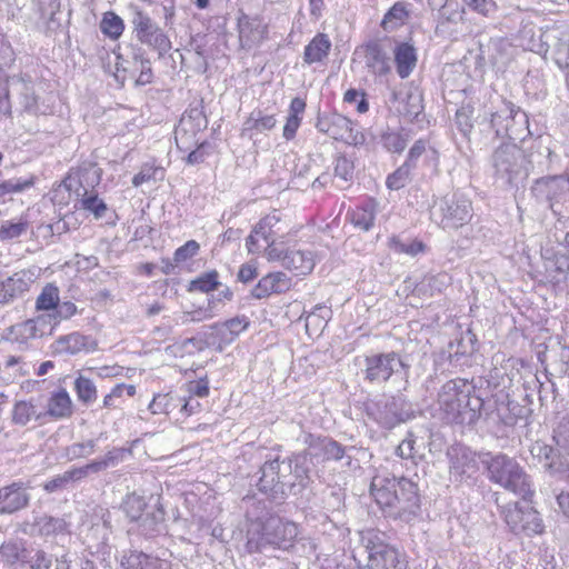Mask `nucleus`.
Returning a JSON list of instances; mask_svg holds the SVG:
<instances>
[{"label":"nucleus","instance_id":"obj_45","mask_svg":"<svg viewBox=\"0 0 569 569\" xmlns=\"http://www.w3.org/2000/svg\"><path fill=\"white\" fill-rule=\"evenodd\" d=\"M218 315L216 299L213 297L208 298L207 306L199 307L191 311H184L181 315L180 325H187L190 322H201L209 319H212Z\"/></svg>","mask_w":569,"mask_h":569},{"label":"nucleus","instance_id":"obj_10","mask_svg":"<svg viewBox=\"0 0 569 569\" xmlns=\"http://www.w3.org/2000/svg\"><path fill=\"white\" fill-rule=\"evenodd\" d=\"M531 196L539 203L547 204L557 217H563L569 208V177L547 176L535 180Z\"/></svg>","mask_w":569,"mask_h":569},{"label":"nucleus","instance_id":"obj_61","mask_svg":"<svg viewBox=\"0 0 569 569\" xmlns=\"http://www.w3.org/2000/svg\"><path fill=\"white\" fill-rule=\"evenodd\" d=\"M345 491L341 488H331L323 496V507L330 511H340L345 506Z\"/></svg>","mask_w":569,"mask_h":569},{"label":"nucleus","instance_id":"obj_56","mask_svg":"<svg viewBox=\"0 0 569 569\" xmlns=\"http://www.w3.org/2000/svg\"><path fill=\"white\" fill-rule=\"evenodd\" d=\"M81 201V208L86 211L91 212L96 219L104 217L108 210L106 202L100 199L97 192H91L86 196L79 197Z\"/></svg>","mask_w":569,"mask_h":569},{"label":"nucleus","instance_id":"obj_5","mask_svg":"<svg viewBox=\"0 0 569 569\" xmlns=\"http://www.w3.org/2000/svg\"><path fill=\"white\" fill-rule=\"evenodd\" d=\"M479 458L490 482L522 499H528L533 495L530 476L515 458L502 452H483Z\"/></svg>","mask_w":569,"mask_h":569},{"label":"nucleus","instance_id":"obj_38","mask_svg":"<svg viewBox=\"0 0 569 569\" xmlns=\"http://www.w3.org/2000/svg\"><path fill=\"white\" fill-rule=\"evenodd\" d=\"M87 478L82 467H73L61 475H57L52 479L43 483V490L48 493L62 491L70 482L80 481Z\"/></svg>","mask_w":569,"mask_h":569},{"label":"nucleus","instance_id":"obj_49","mask_svg":"<svg viewBox=\"0 0 569 569\" xmlns=\"http://www.w3.org/2000/svg\"><path fill=\"white\" fill-rule=\"evenodd\" d=\"M519 533H525L528 537L533 535H541L545 530V525L538 511L527 508L525 509L523 520L521 522Z\"/></svg>","mask_w":569,"mask_h":569},{"label":"nucleus","instance_id":"obj_54","mask_svg":"<svg viewBox=\"0 0 569 569\" xmlns=\"http://www.w3.org/2000/svg\"><path fill=\"white\" fill-rule=\"evenodd\" d=\"M144 507V500L137 495L127 496L121 505L123 512L131 521H138L141 519Z\"/></svg>","mask_w":569,"mask_h":569},{"label":"nucleus","instance_id":"obj_37","mask_svg":"<svg viewBox=\"0 0 569 569\" xmlns=\"http://www.w3.org/2000/svg\"><path fill=\"white\" fill-rule=\"evenodd\" d=\"M164 512L158 509L153 512L144 513L139 520V532L146 538H154L164 531Z\"/></svg>","mask_w":569,"mask_h":569},{"label":"nucleus","instance_id":"obj_63","mask_svg":"<svg viewBox=\"0 0 569 569\" xmlns=\"http://www.w3.org/2000/svg\"><path fill=\"white\" fill-rule=\"evenodd\" d=\"M200 244L196 240H189L183 246L179 247L173 253V262L176 264L188 261L198 254Z\"/></svg>","mask_w":569,"mask_h":569},{"label":"nucleus","instance_id":"obj_16","mask_svg":"<svg viewBox=\"0 0 569 569\" xmlns=\"http://www.w3.org/2000/svg\"><path fill=\"white\" fill-rule=\"evenodd\" d=\"M102 170L97 163L83 161L77 168H72L63 180L64 188L73 192L77 198L94 192L100 183Z\"/></svg>","mask_w":569,"mask_h":569},{"label":"nucleus","instance_id":"obj_13","mask_svg":"<svg viewBox=\"0 0 569 569\" xmlns=\"http://www.w3.org/2000/svg\"><path fill=\"white\" fill-rule=\"evenodd\" d=\"M471 201L460 192L446 194L435 203L433 219L443 229H458L472 217Z\"/></svg>","mask_w":569,"mask_h":569},{"label":"nucleus","instance_id":"obj_50","mask_svg":"<svg viewBox=\"0 0 569 569\" xmlns=\"http://www.w3.org/2000/svg\"><path fill=\"white\" fill-rule=\"evenodd\" d=\"M77 306L73 302L59 301L53 312L46 316L50 325L49 333H52L57 325H59L62 320L70 319L72 316L77 313Z\"/></svg>","mask_w":569,"mask_h":569},{"label":"nucleus","instance_id":"obj_47","mask_svg":"<svg viewBox=\"0 0 569 569\" xmlns=\"http://www.w3.org/2000/svg\"><path fill=\"white\" fill-rule=\"evenodd\" d=\"M74 391L78 400L86 406L92 405L98 398L93 381L81 375L74 380Z\"/></svg>","mask_w":569,"mask_h":569},{"label":"nucleus","instance_id":"obj_26","mask_svg":"<svg viewBox=\"0 0 569 569\" xmlns=\"http://www.w3.org/2000/svg\"><path fill=\"white\" fill-rule=\"evenodd\" d=\"M93 341L79 332L59 337L52 345L53 352L59 355H77L93 349Z\"/></svg>","mask_w":569,"mask_h":569},{"label":"nucleus","instance_id":"obj_30","mask_svg":"<svg viewBox=\"0 0 569 569\" xmlns=\"http://www.w3.org/2000/svg\"><path fill=\"white\" fill-rule=\"evenodd\" d=\"M366 63L370 71L379 77L391 71L389 57L378 42H369L366 47Z\"/></svg>","mask_w":569,"mask_h":569},{"label":"nucleus","instance_id":"obj_41","mask_svg":"<svg viewBox=\"0 0 569 569\" xmlns=\"http://www.w3.org/2000/svg\"><path fill=\"white\" fill-rule=\"evenodd\" d=\"M331 130L335 134H330V138L335 140L342 141H352L355 143L358 142V132H353V123L352 121L340 114V113H331Z\"/></svg>","mask_w":569,"mask_h":569},{"label":"nucleus","instance_id":"obj_25","mask_svg":"<svg viewBox=\"0 0 569 569\" xmlns=\"http://www.w3.org/2000/svg\"><path fill=\"white\" fill-rule=\"evenodd\" d=\"M239 39L247 46L261 42L267 33V26L258 17L241 13L238 17Z\"/></svg>","mask_w":569,"mask_h":569},{"label":"nucleus","instance_id":"obj_33","mask_svg":"<svg viewBox=\"0 0 569 569\" xmlns=\"http://www.w3.org/2000/svg\"><path fill=\"white\" fill-rule=\"evenodd\" d=\"M9 88L18 91L21 97V104L27 112L36 113L38 111V99L34 94L33 86L30 77L27 79L22 77H11L8 80Z\"/></svg>","mask_w":569,"mask_h":569},{"label":"nucleus","instance_id":"obj_6","mask_svg":"<svg viewBox=\"0 0 569 569\" xmlns=\"http://www.w3.org/2000/svg\"><path fill=\"white\" fill-rule=\"evenodd\" d=\"M299 535L296 522L269 517L264 521H254L247 530L246 549L249 553L264 552L268 549L288 550L293 547Z\"/></svg>","mask_w":569,"mask_h":569},{"label":"nucleus","instance_id":"obj_55","mask_svg":"<svg viewBox=\"0 0 569 569\" xmlns=\"http://www.w3.org/2000/svg\"><path fill=\"white\" fill-rule=\"evenodd\" d=\"M353 174V162L343 154L338 156L335 159V178L343 182V184H340V187L345 188V184H348L350 181H352Z\"/></svg>","mask_w":569,"mask_h":569},{"label":"nucleus","instance_id":"obj_11","mask_svg":"<svg viewBox=\"0 0 569 569\" xmlns=\"http://www.w3.org/2000/svg\"><path fill=\"white\" fill-rule=\"evenodd\" d=\"M490 124L497 137L508 138L510 142L523 140L530 133L527 113L506 100L491 113Z\"/></svg>","mask_w":569,"mask_h":569},{"label":"nucleus","instance_id":"obj_34","mask_svg":"<svg viewBox=\"0 0 569 569\" xmlns=\"http://www.w3.org/2000/svg\"><path fill=\"white\" fill-rule=\"evenodd\" d=\"M130 60L127 62L132 64V72H139V76L136 80L138 84H147L152 81V69L150 59L147 57V52L142 47H132L130 54Z\"/></svg>","mask_w":569,"mask_h":569},{"label":"nucleus","instance_id":"obj_32","mask_svg":"<svg viewBox=\"0 0 569 569\" xmlns=\"http://www.w3.org/2000/svg\"><path fill=\"white\" fill-rule=\"evenodd\" d=\"M331 50V40L326 33H317L305 47L303 61L307 64L323 61Z\"/></svg>","mask_w":569,"mask_h":569},{"label":"nucleus","instance_id":"obj_12","mask_svg":"<svg viewBox=\"0 0 569 569\" xmlns=\"http://www.w3.org/2000/svg\"><path fill=\"white\" fill-rule=\"evenodd\" d=\"M410 366L395 351L375 353L365 358V380L369 383L381 385L387 382L392 375L402 373L405 387L409 383Z\"/></svg>","mask_w":569,"mask_h":569},{"label":"nucleus","instance_id":"obj_35","mask_svg":"<svg viewBox=\"0 0 569 569\" xmlns=\"http://www.w3.org/2000/svg\"><path fill=\"white\" fill-rule=\"evenodd\" d=\"M44 413L53 419L69 418L72 415V400L66 389L51 393Z\"/></svg>","mask_w":569,"mask_h":569},{"label":"nucleus","instance_id":"obj_58","mask_svg":"<svg viewBox=\"0 0 569 569\" xmlns=\"http://www.w3.org/2000/svg\"><path fill=\"white\" fill-rule=\"evenodd\" d=\"M553 440L569 455V411L559 418L553 429Z\"/></svg>","mask_w":569,"mask_h":569},{"label":"nucleus","instance_id":"obj_8","mask_svg":"<svg viewBox=\"0 0 569 569\" xmlns=\"http://www.w3.org/2000/svg\"><path fill=\"white\" fill-rule=\"evenodd\" d=\"M291 228L289 222L283 218L279 210H273L261 218L251 230L246 239V246L251 253H260L263 251L268 258L270 248H281L280 246L287 241Z\"/></svg>","mask_w":569,"mask_h":569},{"label":"nucleus","instance_id":"obj_36","mask_svg":"<svg viewBox=\"0 0 569 569\" xmlns=\"http://www.w3.org/2000/svg\"><path fill=\"white\" fill-rule=\"evenodd\" d=\"M201 336L204 339L207 347L217 348L219 351L236 339L232 333L229 332L224 322H217L204 327Z\"/></svg>","mask_w":569,"mask_h":569},{"label":"nucleus","instance_id":"obj_7","mask_svg":"<svg viewBox=\"0 0 569 569\" xmlns=\"http://www.w3.org/2000/svg\"><path fill=\"white\" fill-rule=\"evenodd\" d=\"M535 153L526 154L515 142H502L491 156L495 174L505 183L517 186L525 181L533 168Z\"/></svg>","mask_w":569,"mask_h":569},{"label":"nucleus","instance_id":"obj_20","mask_svg":"<svg viewBox=\"0 0 569 569\" xmlns=\"http://www.w3.org/2000/svg\"><path fill=\"white\" fill-rule=\"evenodd\" d=\"M49 321L44 315L28 319L10 328L11 339L19 345H28L29 341L42 338L49 333Z\"/></svg>","mask_w":569,"mask_h":569},{"label":"nucleus","instance_id":"obj_9","mask_svg":"<svg viewBox=\"0 0 569 569\" xmlns=\"http://www.w3.org/2000/svg\"><path fill=\"white\" fill-rule=\"evenodd\" d=\"M360 542L367 553L370 569H407L405 557L385 541V533L376 529L360 532Z\"/></svg>","mask_w":569,"mask_h":569},{"label":"nucleus","instance_id":"obj_40","mask_svg":"<svg viewBox=\"0 0 569 569\" xmlns=\"http://www.w3.org/2000/svg\"><path fill=\"white\" fill-rule=\"evenodd\" d=\"M46 413L37 410L32 400L17 401L12 409V422L18 426H27L32 420H40Z\"/></svg>","mask_w":569,"mask_h":569},{"label":"nucleus","instance_id":"obj_29","mask_svg":"<svg viewBox=\"0 0 569 569\" xmlns=\"http://www.w3.org/2000/svg\"><path fill=\"white\" fill-rule=\"evenodd\" d=\"M121 567L123 569H171L169 561L136 550L122 557Z\"/></svg>","mask_w":569,"mask_h":569},{"label":"nucleus","instance_id":"obj_62","mask_svg":"<svg viewBox=\"0 0 569 569\" xmlns=\"http://www.w3.org/2000/svg\"><path fill=\"white\" fill-rule=\"evenodd\" d=\"M163 178V170L152 166H143L141 170L132 178V184L139 187L148 181H157Z\"/></svg>","mask_w":569,"mask_h":569},{"label":"nucleus","instance_id":"obj_52","mask_svg":"<svg viewBox=\"0 0 569 569\" xmlns=\"http://www.w3.org/2000/svg\"><path fill=\"white\" fill-rule=\"evenodd\" d=\"M34 183L33 177H14L8 180H0V199L12 193H20Z\"/></svg>","mask_w":569,"mask_h":569},{"label":"nucleus","instance_id":"obj_14","mask_svg":"<svg viewBox=\"0 0 569 569\" xmlns=\"http://www.w3.org/2000/svg\"><path fill=\"white\" fill-rule=\"evenodd\" d=\"M131 24L137 40L141 44L157 51L159 58H162L171 50L172 46L169 37L148 13L133 8Z\"/></svg>","mask_w":569,"mask_h":569},{"label":"nucleus","instance_id":"obj_22","mask_svg":"<svg viewBox=\"0 0 569 569\" xmlns=\"http://www.w3.org/2000/svg\"><path fill=\"white\" fill-rule=\"evenodd\" d=\"M450 475L457 480L470 478L478 471L477 455L467 447H453L448 452Z\"/></svg>","mask_w":569,"mask_h":569},{"label":"nucleus","instance_id":"obj_57","mask_svg":"<svg viewBox=\"0 0 569 569\" xmlns=\"http://www.w3.org/2000/svg\"><path fill=\"white\" fill-rule=\"evenodd\" d=\"M28 221L20 219L18 222L3 221L0 227V240L8 241L20 237L28 230Z\"/></svg>","mask_w":569,"mask_h":569},{"label":"nucleus","instance_id":"obj_1","mask_svg":"<svg viewBox=\"0 0 569 569\" xmlns=\"http://www.w3.org/2000/svg\"><path fill=\"white\" fill-rule=\"evenodd\" d=\"M258 490L272 500H283L288 493L299 495L310 481V461L306 455H292L266 461L260 469Z\"/></svg>","mask_w":569,"mask_h":569},{"label":"nucleus","instance_id":"obj_44","mask_svg":"<svg viewBox=\"0 0 569 569\" xmlns=\"http://www.w3.org/2000/svg\"><path fill=\"white\" fill-rule=\"evenodd\" d=\"M375 219L376 203L372 201L365 202L350 213L352 224L363 231H369L373 227Z\"/></svg>","mask_w":569,"mask_h":569},{"label":"nucleus","instance_id":"obj_23","mask_svg":"<svg viewBox=\"0 0 569 569\" xmlns=\"http://www.w3.org/2000/svg\"><path fill=\"white\" fill-rule=\"evenodd\" d=\"M303 442L308 446L305 453L322 460H340L345 455V448L336 440L328 437H317L308 433Z\"/></svg>","mask_w":569,"mask_h":569},{"label":"nucleus","instance_id":"obj_59","mask_svg":"<svg viewBox=\"0 0 569 569\" xmlns=\"http://www.w3.org/2000/svg\"><path fill=\"white\" fill-rule=\"evenodd\" d=\"M389 248L397 253H406L415 257L425 250V244L418 240H413L410 243H405L399 237L393 236L389 239Z\"/></svg>","mask_w":569,"mask_h":569},{"label":"nucleus","instance_id":"obj_28","mask_svg":"<svg viewBox=\"0 0 569 569\" xmlns=\"http://www.w3.org/2000/svg\"><path fill=\"white\" fill-rule=\"evenodd\" d=\"M393 54L398 76L407 79L417 66L416 48L408 42H400L395 47Z\"/></svg>","mask_w":569,"mask_h":569},{"label":"nucleus","instance_id":"obj_24","mask_svg":"<svg viewBox=\"0 0 569 569\" xmlns=\"http://www.w3.org/2000/svg\"><path fill=\"white\" fill-rule=\"evenodd\" d=\"M148 409L152 415H170L177 409L184 417L193 413V409H189V401L186 397H180L173 392L154 395Z\"/></svg>","mask_w":569,"mask_h":569},{"label":"nucleus","instance_id":"obj_2","mask_svg":"<svg viewBox=\"0 0 569 569\" xmlns=\"http://www.w3.org/2000/svg\"><path fill=\"white\" fill-rule=\"evenodd\" d=\"M258 490L272 500H283L288 493L299 495L310 481V461L306 455H292L266 461L260 469Z\"/></svg>","mask_w":569,"mask_h":569},{"label":"nucleus","instance_id":"obj_21","mask_svg":"<svg viewBox=\"0 0 569 569\" xmlns=\"http://www.w3.org/2000/svg\"><path fill=\"white\" fill-rule=\"evenodd\" d=\"M292 287V279L282 271L269 272L260 278L258 283L251 290V297L258 300L268 298L272 295H282Z\"/></svg>","mask_w":569,"mask_h":569},{"label":"nucleus","instance_id":"obj_31","mask_svg":"<svg viewBox=\"0 0 569 569\" xmlns=\"http://www.w3.org/2000/svg\"><path fill=\"white\" fill-rule=\"evenodd\" d=\"M69 522L63 517L43 515L34 519L32 530L42 537L69 533Z\"/></svg>","mask_w":569,"mask_h":569},{"label":"nucleus","instance_id":"obj_46","mask_svg":"<svg viewBox=\"0 0 569 569\" xmlns=\"http://www.w3.org/2000/svg\"><path fill=\"white\" fill-rule=\"evenodd\" d=\"M220 286L219 273L217 270H210L201 273L196 279L191 280L188 284L189 292L209 293Z\"/></svg>","mask_w":569,"mask_h":569},{"label":"nucleus","instance_id":"obj_53","mask_svg":"<svg viewBox=\"0 0 569 569\" xmlns=\"http://www.w3.org/2000/svg\"><path fill=\"white\" fill-rule=\"evenodd\" d=\"M101 31L111 39H118L124 29L123 20L113 12L104 13L100 22Z\"/></svg>","mask_w":569,"mask_h":569},{"label":"nucleus","instance_id":"obj_3","mask_svg":"<svg viewBox=\"0 0 569 569\" xmlns=\"http://www.w3.org/2000/svg\"><path fill=\"white\" fill-rule=\"evenodd\" d=\"M417 485L405 477L376 475L370 485V493L385 515L409 523L420 511V496Z\"/></svg>","mask_w":569,"mask_h":569},{"label":"nucleus","instance_id":"obj_60","mask_svg":"<svg viewBox=\"0 0 569 569\" xmlns=\"http://www.w3.org/2000/svg\"><path fill=\"white\" fill-rule=\"evenodd\" d=\"M411 169L402 164L387 177L386 186L390 190H400L411 180Z\"/></svg>","mask_w":569,"mask_h":569},{"label":"nucleus","instance_id":"obj_64","mask_svg":"<svg viewBox=\"0 0 569 569\" xmlns=\"http://www.w3.org/2000/svg\"><path fill=\"white\" fill-rule=\"evenodd\" d=\"M423 110L422 98L418 93H408L403 113L410 120H415Z\"/></svg>","mask_w":569,"mask_h":569},{"label":"nucleus","instance_id":"obj_27","mask_svg":"<svg viewBox=\"0 0 569 569\" xmlns=\"http://www.w3.org/2000/svg\"><path fill=\"white\" fill-rule=\"evenodd\" d=\"M130 448L114 447L110 449L103 457L92 460L91 462L82 466L86 477L91 473H99L109 468H113L122 462L128 456H131Z\"/></svg>","mask_w":569,"mask_h":569},{"label":"nucleus","instance_id":"obj_39","mask_svg":"<svg viewBox=\"0 0 569 569\" xmlns=\"http://www.w3.org/2000/svg\"><path fill=\"white\" fill-rule=\"evenodd\" d=\"M30 282L31 278L24 270L18 271L11 277L3 279V293H6V302L28 291Z\"/></svg>","mask_w":569,"mask_h":569},{"label":"nucleus","instance_id":"obj_43","mask_svg":"<svg viewBox=\"0 0 569 569\" xmlns=\"http://www.w3.org/2000/svg\"><path fill=\"white\" fill-rule=\"evenodd\" d=\"M408 17L407 3L398 1L385 13L380 26L385 31H392L405 24Z\"/></svg>","mask_w":569,"mask_h":569},{"label":"nucleus","instance_id":"obj_48","mask_svg":"<svg viewBox=\"0 0 569 569\" xmlns=\"http://www.w3.org/2000/svg\"><path fill=\"white\" fill-rule=\"evenodd\" d=\"M59 288L53 283H47L36 300L38 311H53L59 302Z\"/></svg>","mask_w":569,"mask_h":569},{"label":"nucleus","instance_id":"obj_18","mask_svg":"<svg viewBox=\"0 0 569 569\" xmlns=\"http://www.w3.org/2000/svg\"><path fill=\"white\" fill-rule=\"evenodd\" d=\"M375 420L383 428L391 429L411 417V405L402 395L388 398L382 405H377Z\"/></svg>","mask_w":569,"mask_h":569},{"label":"nucleus","instance_id":"obj_42","mask_svg":"<svg viewBox=\"0 0 569 569\" xmlns=\"http://www.w3.org/2000/svg\"><path fill=\"white\" fill-rule=\"evenodd\" d=\"M277 120L272 114H263L260 110H254L243 122V133H262L274 128Z\"/></svg>","mask_w":569,"mask_h":569},{"label":"nucleus","instance_id":"obj_15","mask_svg":"<svg viewBox=\"0 0 569 569\" xmlns=\"http://www.w3.org/2000/svg\"><path fill=\"white\" fill-rule=\"evenodd\" d=\"M552 48V59L561 70L569 69V24L558 23L541 34V43L532 51L546 56Z\"/></svg>","mask_w":569,"mask_h":569},{"label":"nucleus","instance_id":"obj_17","mask_svg":"<svg viewBox=\"0 0 569 569\" xmlns=\"http://www.w3.org/2000/svg\"><path fill=\"white\" fill-rule=\"evenodd\" d=\"M267 260L280 262L283 268L296 271L298 274H308L315 268L313 254L308 250L272 247L268 250Z\"/></svg>","mask_w":569,"mask_h":569},{"label":"nucleus","instance_id":"obj_4","mask_svg":"<svg viewBox=\"0 0 569 569\" xmlns=\"http://www.w3.org/2000/svg\"><path fill=\"white\" fill-rule=\"evenodd\" d=\"M475 387L466 379L447 381L438 392L437 403L445 419L451 423H471L479 419L483 400L471 397Z\"/></svg>","mask_w":569,"mask_h":569},{"label":"nucleus","instance_id":"obj_51","mask_svg":"<svg viewBox=\"0 0 569 569\" xmlns=\"http://www.w3.org/2000/svg\"><path fill=\"white\" fill-rule=\"evenodd\" d=\"M97 441L89 439L83 442H74L64 449V457L68 461L87 458L96 451Z\"/></svg>","mask_w":569,"mask_h":569},{"label":"nucleus","instance_id":"obj_19","mask_svg":"<svg viewBox=\"0 0 569 569\" xmlns=\"http://www.w3.org/2000/svg\"><path fill=\"white\" fill-rule=\"evenodd\" d=\"M30 486L21 480L0 488V515H12L29 507Z\"/></svg>","mask_w":569,"mask_h":569}]
</instances>
